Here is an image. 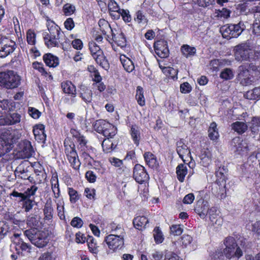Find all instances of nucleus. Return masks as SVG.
Returning a JSON list of instances; mask_svg holds the SVG:
<instances>
[{"mask_svg":"<svg viewBox=\"0 0 260 260\" xmlns=\"http://www.w3.org/2000/svg\"><path fill=\"white\" fill-rule=\"evenodd\" d=\"M47 26L49 32L44 34V39L46 45L49 48L58 46L60 35L61 34L60 28L51 21H47Z\"/></svg>","mask_w":260,"mask_h":260,"instance_id":"f257e3e1","label":"nucleus"},{"mask_svg":"<svg viewBox=\"0 0 260 260\" xmlns=\"http://www.w3.org/2000/svg\"><path fill=\"white\" fill-rule=\"evenodd\" d=\"M32 244L39 248L45 247L49 242L48 233L37 229H29L24 232Z\"/></svg>","mask_w":260,"mask_h":260,"instance_id":"f03ea898","label":"nucleus"},{"mask_svg":"<svg viewBox=\"0 0 260 260\" xmlns=\"http://www.w3.org/2000/svg\"><path fill=\"white\" fill-rule=\"evenodd\" d=\"M20 77L13 71L0 73V85L7 88L17 87L20 84Z\"/></svg>","mask_w":260,"mask_h":260,"instance_id":"7ed1b4c3","label":"nucleus"},{"mask_svg":"<svg viewBox=\"0 0 260 260\" xmlns=\"http://www.w3.org/2000/svg\"><path fill=\"white\" fill-rule=\"evenodd\" d=\"M224 244L225 248L223 250V253L226 258L231 259L233 257H236L239 258L242 255L243 252L241 249L237 246L233 237H227L224 240Z\"/></svg>","mask_w":260,"mask_h":260,"instance_id":"20e7f679","label":"nucleus"},{"mask_svg":"<svg viewBox=\"0 0 260 260\" xmlns=\"http://www.w3.org/2000/svg\"><path fill=\"white\" fill-rule=\"evenodd\" d=\"M89 48L91 55L96 63L103 69L107 70L109 68V64L100 46L95 42H91L89 43Z\"/></svg>","mask_w":260,"mask_h":260,"instance_id":"39448f33","label":"nucleus"},{"mask_svg":"<svg viewBox=\"0 0 260 260\" xmlns=\"http://www.w3.org/2000/svg\"><path fill=\"white\" fill-rule=\"evenodd\" d=\"M245 27L242 22L237 24H226L220 28V31L222 37L228 40L233 38H237L244 29Z\"/></svg>","mask_w":260,"mask_h":260,"instance_id":"423d86ee","label":"nucleus"},{"mask_svg":"<svg viewBox=\"0 0 260 260\" xmlns=\"http://www.w3.org/2000/svg\"><path fill=\"white\" fill-rule=\"evenodd\" d=\"M13 147V136L10 131L0 132V157L10 152Z\"/></svg>","mask_w":260,"mask_h":260,"instance_id":"0eeeda50","label":"nucleus"},{"mask_svg":"<svg viewBox=\"0 0 260 260\" xmlns=\"http://www.w3.org/2000/svg\"><path fill=\"white\" fill-rule=\"evenodd\" d=\"M235 57L238 61H250L253 58V52L247 43H242L235 46Z\"/></svg>","mask_w":260,"mask_h":260,"instance_id":"6e6552de","label":"nucleus"},{"mask_svg":"<svg viewBox=\"0 0 260 260\" xmlns=\"http://www.w3.org/2000/svg\"><path fill=\"white\" fill-rule=\"evenodd\" d=\"M239 73L238 74L237 79L240 84L244 86H247L255 83L258 80L260 77L259 73L254 72L255 75H257V77H255L253 74L248 70L247 66H241L239 68Z\"/></svg>","mask_w":260,"mask_h":260,"instance_id":"1a4fd4ad","label":"nucleus"},{"mask_svg":"<svg viewBox=\"0 0 260 260\" xmlns=\"http://www.w3.org/2000/svg\"><path fill=\"white\" fill-rule=\"evenodd\" d=\"M94 129L99 133L102 134L105 137L112 138L116 135V127L104 120L96 121L93 125Z\"/></svg>","mask_w":260,"mask_h":260,"instance_id":"9d476101","label":"nucleus"},{"mask_svg":"<svg viewBox=\"0 0 260 260\" xmlns=\"http://www.w3.org/2000/svg\"><path fill=\"white\" fill-rule=\"evenodd\" d=\"M65 153L70 166L75 170H78L81 166L78 154L75 150V146L67 145L64 143Z\"/></svg>","mask_w":260,"mask_h":260,"instance_id":"9b49d317","label":"nucleus"},{"mask_svg":"<svg viewBox=\"0 0 260 260\" xmlns=\"http://www.w3.org/2000/svg\"><path fill=\"white\" fill-rule=\"evenodd\" d=\"M16 44L15 42L7 37H2L0 39V57L3 58L10 54L15 50Z\"/></svg>","mask_w":260,"mask_h":260,"instance_id":"f8f14e48","label":"nucleus"},{"mask_svg":"<svg viewBox=\"0 0 260 260\" xmlns=\"http://www.w3.org/2000/svg\"><path fill=\"white\" fill-rule=\"evenodd\" d=\"M34 153V150L30 141L25 140L19 143V149L16 154L18 158H28Z\"/></svg>","mask_w":260,"mask_h":260,"instance_id":"ddd939ff","label":"nucleus"},{"mask_svg":"<svg viewBox=\"0 0 260 260\" xmlns=\"http://www.w3.org/2000/svg\"><path fill=\"white\" fill-rule=\"evenodd\" d=\"M108 248L113 251L120 249L124 245L123 236L115 234H110L105 238Z\"/></svg>","mask_w":260,"mask_h":260,"instance_id":"4468645a","label":"nucleus"},{"mask_svg":"<svg viewBox=\"0 0 260 260\" xmlns=\"http://www.w3.org/2000/svg\"><path fill=\"white\" fill-rule=\"evenodd\" d=\"M133 177L135 180L140 184H142L147 181L149 178L144 167L140 164H137L135 166L133 171Z\"/></svg>","mask_w":260,"mask_h":260,"instance_id":"2eb2a0df","label":"nucleus"},{"mask_svg":"<svg viewBox=\"0 0 260 260\" xmlns=\"http://www.w3.org/2000/svg\"><path fill=\"white\" fill-rule=\"evenodd\" d=\"M154 48L156 54L159 57L164 58L168 56L169 51L166 41L160 40L156 41L154 44Z\"/></svg>","mask_w":260,"mask_h":260,"instance_id":"dca6fc26","label":"nucleus"},{"mask_svg":"<svg viewBox=\"0 0 260 260\" xmlns=\"http://www.w3.org/2000/svg\"><path fill=\"white\" fill-rule=\"evenodd\" d=\"M232 149L239 154H243L248 151V146L245 141L239 137L234 138L231 143Z\"/></svg>","mask_w":260,"mask_h":260,"instance_id":"f3484780","label":"nucleus"},{"mask_svg":"<svg viewBox=\"0 0 260 260\" xmlns=\"http://www.w3.org/2000/svg\"><path fill=\"white\" fill-rule=\"evenodd\" d=\"M32 166L28 160L22 161L16 168L15 173L16 175L20 176L23 179H26L28 173L32 169Z\"/></svg>","mask_w":260,"mask_h":260,"instance_id":"a211bd4d","label":"nucleus"},{"mask_svg":"<svg viewBox=\"0 0 260 260\" xmlns=\"http://www.w3.org/2000/svg\"><path fill=\"white\" fill-rule=\"evenodd\" d=\"M177 152L179 157L185 162L186 159L191 158V153L190 150L188 149L182 140L177 142Z\"/></svg>","mask_w":260,"mask_h":260,"instance_id":"6ab92c4d","label":"nucleus"},{"mask_svg":"<svg viewBox=\"0 0 260 260\" xmlns=\"http://www.w3.org/2000/svg\"><path fill=\"white\" fill-rule=\"evenodd\" d=\"M209 209L207 201H202L197 203L194 211L202 219H205L207 216L208 210Z\"/></svg>","mask_w":260,"mask_h":260,"instance_id":"aec40b11","label":"nucleus"},{"mask_svg":"<svg viewBox=\"0 0 260 260\" xmlns=\"http://www.w3.org/2000/svg\"><path fill=\"white\" fill-rule=\"evenodd\" d=\"M33 133L35 139L40 143H44L46 135L45 133V126L43 124H37L34 126Z\"/></svg>","mask_w":260,"mask_h":260,"instance_id":"412c9836","label":"nucleus"},{"mask_svg":"<svg viewBox=\"0 0 260 260\" xmlns=\"http://www.w3.org/2000/svg\"><path fill=\"white\" fill-rule=\"evenodd\" d=\"M44 219L47 220L52 219L54 215V209L51 200H47L43 209Z\"/></svg>","mask_w":260,"mask_h":260,"instance_id":"4be33fe9","label":"nucleus"},{"mask_svg":"<svg viewBox=\"0 0 260 260\" xmlns=\"http://www.w3.org/2000/svg\"><path fill=\"white\" fill-rule=\"evenodd\" d=\"M43 60L46 66L49 67H56L59 64L58 58L51 53H46L43 56Z\"/></svg>","mask_w":260,"mask_h":260,"instance_id":"5701e85b","label":"nucleus"},{"mask_svg":"<svg viewBox=\"0 0 260 260\" xmlns=\"http://www.w3.org/2000/svg\"><path fill=\"white\" fill-rule=\"evenodd\" d=\"M61 88L65 93L70 94L73 97L76 96V87L71 81H66L62 82Z\"/></svg>","mask_w":260,"mask_h":260,"instance_id":"b1692460","label":"nucleus"},{"mask_svg":"<svg viewBox=\"0 0 260 260\" xmlns=\"http://www.w3.org/2000/svg\"><path fill=\"white\" fill-rule=\"evenodd\" d=\"M144 157L146 164L151 168H156L158 163L156 157L150 152H146L144 154Z\"/></svg>","mask_w":260,"mask_h":260,"instance_id":"393cba45","label":"nucleus"},{"mask_svg":"<svg viewBox=\"0 0 260 260\" xmlns=\"http://www.w3.org/2000/svg\"><path fill=\"white\" fill-rule=\"evenodd\" d=\"M208 133L209 139L214 142H216L219 137V134L217 128V124L215 122L210 124Z\"/></svg>","mask_w":260,"mask_h":260,"instance_id":"a878e982","label":"nucleus"},{"mask_svg":"<svg viewBox=\"0 0 260 260\" xmlns=\"http://www.w3.org/2000/svg\"><path fill=\"white\" fill-rule=\"evenodd\" d=\"M80 96L86 103H90L92 99V91L87 87L82 86L80 88Z\"/></svg>","mask_w":260,"mask_h":260,"instance_id":"bb28decb","label":"nucleus"},{"mask_svg":"<svg viewBox=\"0 0 260 260\" xmlns=\"http://www.w3.org/2000/svg\"><path fill=\"white\" fill-rule=\"evenodd\" d=\"M148 223V220L144 216H137L133 220L134 226L139 230H141L142 228H145Z\"/></svg>","mask_w":260,"mask_h":260,"instance_id":"cd10ccee","label":"nucleus"},{"mask_svg":"<svg viewBox=\"0 0 260 260\" xmlns=\"http://www.w3.org/2000/svg\"><path fill=\"white\" fill-rule=\"evenodd\" d=\"M200 163L205 167H208L211 162L212 154L208 150L203 151L200 155Z\"/></svg>","mask_w":260,"mask_h":260,"instance_id":"c85d7f7f","label":"nucleus"},{"mask_svg":"<svg viewBox=\"0 0 260 260\" xmlns=\"http://www.w3.org/2000/svg\"><path fill=\"white\" fill-rule=\"evenodd\" d=\"M120 60L123 68L127 72H131L134 70L135 67L133 61L125 55H120Z\"/></svg>","mask_w":260,"mask_h":260,"instance_id":"c756f323","label":"nucleus"},{"mask_svg":"<svg viewBox=\"0 0 260 260\" xmlns=\"http://www.w3.org/2000/svg\"><path fill=\"white\" fill-rule=\"evenodd\" d=\"M187 173V168L185 164H179L176 168L177 179L181 182H183L184 178Z\"/></svg>","mask_w":260,"mask_h":260,"instance_id":"7c9ffc66","label":"nucleus"},{"mask_svg":"<svg viewBox=\"0 0 260 260\" xmlns=\"http://www.w3.org/2000/svg\"><path fill=\"white\" fill-rule=\"evenodd\" d=\"M207 215L209 216L210 220L212 224H220L221 220L216 219L217 208L215 207H212L208 210Z\"/></svg>","mask_w":260,"mask_h":260,"instance_id":"2f4dec72","label":"nucleus"},{"mask_svg":"<svg viewBox=\"0 0 260 260\" xmlns=\"http://www.w3.org/2000/svg\"><path fill=\"white\" fill-rule=\"evenodd\" d=\"M181 51L185 57L188 58L195 55L197 50L194 47H191L188 45H183L181 48Z\"/></svg>","mask_w":260,"mask_h":260,"instance_id":"473e14b6","label":"nucleus"},{"mask_svg":"<svg viewBox=\"0 0 260 260\" xmlns=\"http://www.w3.org/2000/svg\"><path fill=\"white\" fill-rule=\"evenodd\" d=\"M231 126L232 129L239 134L244 133L247 129L248 127L245 123L241 121H236L233 123Z\"/></svg>","mask_w":260,"mask_h":260,"instance_id":"72a5a7b5","label":"nucleus"},{"mask_svg":"<svg viewBox=\"0 0 260 260\" xmlns=\"http://www.w3.org/2000/svg\"><path fill=\"white\" fill-rule=\"evenodd\" d=\"M131 135L135 144L138 146L140 140V128L136 125H132L131 129Z\"/></svg>","mask_w":260,"mask_h":260,"instance_id":"f704fd0d","label":"nucleus"},{"mask_svg":"<svg viewBox=\"0 0 260 260\" xmlns=\"http://www.w3.org/2000/svg\"><path fill=\"white\" fill-rule=\"evenodd\" d=\"M13 103L12 102H9L7 100H4L0 101V117L3 116V111H4V112L6 113L13 109Z\"/></svg>","mask_w":260,"mask_h":260,"instance_id":"c9c22d12","label":"nucleus"},{"mask_svg":"<svg viewBox=\"0 0 260 260\" xmlns=\"http://www.w3.org/2000/svg\"><path fill=\"white\" fill-rule=\"evenodd\" d=\"M110 15L117 19L121 16L125 22H129L132 20V17L128 10L121 9L116 15H113L112 13H110Z\"/></svg>","mask_w":260,"mask_h":260,"instance_id":"e433bc0d","label":"nucleus"},{"mask_svg":"<svg viewBox=\"0 0 260 260\" xmlns=\"http://www.w3.org/2000/svg\"><path fill=\"white\" fill-rule=\"evenodd\" d=\"M113 41L117 44L118 46L123 48L125 47L126 41L125 37L122 32H121L117 36L113 32L112 35Z\"/></svg>","mask_w":260,"mask_h":260,"instance_id":"4c0bfd02","label":"nucleus"},{"mask_svg":"<svg viewBox=\"0 0 260 260\" xmlns=\"http://www.w3.org/2000/svg\"><path fill=\"white\" fill-rule=\"evenodd\" d=\"M231 11L226 8H222L220 10H216L213 13V17L218 19H225L230 17Z\"/></svg>","mask_w":260,"mask_h":260,"instance_id":"58836bf2","label":"nucleus"},{"mask_svg":"<svg viewBox=\"0 0 260 260\" xmlns=\"http://www.w3.org/2000/svg\"><path fill=\"white\" fill-rule=\"evenodd\" d=\"M99 24L103 35H107L108 32H111L112 34L114 32L108 21L105 20H100Z\"/></svg>","mask_w":260,"mask_h":260,"instance_id":"ea45409f","label":"nucleus"},{"mask_svg":"<svg viewBox=\"0 0 260 260\" xmlns=\"http://www.w3.org/2000/svg\"><path fill=\"white\" fill-rule=\"evenodd\" d=\"M244 96L249 100L260 99V87H255L251 90L248 91Z\"/></svg>","mask_w":260,"mask_h":260,"instance_id":"a19ab883","label":"nucleus"},{"mask_svg":"<svg viewBox=\"0 0 260 260\" xmlns=\"http://www.w3.org/2000/svg\"><path fill=\"white\" fill-rule=\"evenodd\" d=\"M136 99L138 104L140 106H143L145 105V100L144 96L143 89L141 86H138L136 90Z\"/></svg>","mask_w":260,"mask_h":260,"instance_id":"79ce46f5","label":"nucleus"},{"mask_svg":"<svg viewBox=\"0 0 260 260\" xmlns=\"http://www.w3.org/2000/svg\"><path fill=\"white\" fill-rule=\"evenodd\" d=\"M108 160L112 166L117 168L119 171H123L124 165L122 160L115 157H110Z\"/></svg>","mask_w":260,"mask_h":260,"instance_id":"37998d69","label":"nucleus"},{"mask_svg":"<svg viewBox=\"0 0 260 260\" xmlns=\"http://www.w3.org/2000/svg\"><path fill=\"white\" fill-rule=\"evenodd\" d=\"M134 20L139 24H143L147 23L148 21L145 14L141 10H138L136 12Z\"/></svg>","mask_w":260,"mask_h":260,"instance_id":"c03bdc74","label":"nucleus"},{"mask_svg":"<svg viewBox=\"0 0 260 260\" xmlns=\"http://www.w3.org/2000/svg\"><path fill=\"white\" fill-rule=\"evenodd\" d=\"M103 151L105 153H108L112 151L114 148L113 147V144L110 140V138H107L103 141L102 143Z\"/></svg>","mask_w":260,"mask_h":260,"instance_id":"a18cd8bd","label":"nucleus"},{"mask_svg":"<svg viewBox=\"0 0 260 260\" xmlns=\"http://www.w3.org/2000/svg\"><path fill=\"white\" fill-rule=\"evenodd\" d=\"M86 241L89 250L93 253H96L98 246L94 238L92 236H88Z\"/></svg>","mask_w":260,"mask_h":260,"instance_id":"49530a36","label":"nucleus"},{"mask_svg":"<svg viewBox=\"0 0 260 260\" xmlns=\"http://www.w3.org/2000/svg\"><path fill=\"white\" fill-rule=\"evenodd\" d=\"M234 76V72L230 68H225L223 69L220 74V77L225 80H231Z\"/></svg>","mask_w":260,"mask_h":260,"instance_id":"de8ad7c7","label":"nucleus"},{"mask_svg":"<svg viewBox=\"0 0 260 260\" xmlns=\"http://www.w3.org/2000/svg\"><path fill=\"white\" fill-rule=\"evenodd\" d=\"M255 22L253 24L252 31L257 36H260V14H255Z\"/></svg>","mask_w":260,"mask_h":260,"instance_id":"09e8293b","label":"nucleus"},{"mask_svg":"<svg viewBox=\"0 0 260 260\" xmlns=\"http://www.w3.org/2000/svg\"><path fill=\"white\" fill-rule=\"evenodd\" d=\"M76 11L75 6L71 4L67 3L63 6L62 12L64 15L70 16Z\"/></svg>","mask_w":260,"mask_h":260,"instance_id":"8fccbe9b","label":"nucleus"},{"mask_svg":"<svg viewBox=\"0 0 260 260\" xmlns=\"http://www.w3.org/2000/svg\"><path fill=\"white\" fill-rule=\"evenodd\" d=\"M192 242V238L188 235H183L180 240L179 244L183 248H186L191 245Z\"/></svg>","mask_w":260,"mask_h":260,"instance_id":"3c124183","label":"nucleus"},{"mask_svg":"<svg viewBox=\"0 0 260 260\" xmlns=\"http://www.w3.org/2000/svg\"><path fill=\"white\" fill-rule=\"evenodd\" d=\"M21 116L17 113H13L10 115L8 118V124L13 125L19 123L21 121Z\"/></svg>","mask_w":260,"mask_h":260,"instance_id":"603ef678","label":"nucleus"},{"mask_svg":"<svg viewBox=\"0 0 260 260\" xmlns=\"http://www.w3.org/2000/svg\"><path fill=\"white\" fill-rule=\"evenodd\" d=\"M68 192L70 197V201L72 203H75L79 200L80 196L78 192L73 188L69 187Z\"/></svg>","mask_w":260,"mask_h":260,"instance_id":"864d4df0","label":"nucleus"},{"mask_svg":"<svg viewBox=\"0 0 260 260\" xmlns=\"http://www.w3.org/2000/svg\"><path fill=\"white\" fill-rule=\"evenodd\" d=\"M40 221L37 216H28L27 219V224L31 228L30 229H37L39 226Z\"/></svg>","mask_w":260,"mask_h":260,"instance_id":"5fc2aeb1","label":"nucleus"},{"mask_svg":"<svg viewBox=\"0 0 260 260\" xmlns=\"http://www.w3.org/2000/svg\"><path fill=\"white\" fill-rule=\"evenodd\" d=\"M111 231L118 236H123L124 229L120 224H117L115 223L110 224Z\"/></svg>","mask_w":260,"mask_h":260,"instance_id":"6e6d98bb","label":"nucleus"},{"mask_svg":"<svg viewBox=\"0 0 260 260\" xmlns=\"http://www.w3.org/2000/svg\"><path fill=\"white\" fill-rule=\"evenodd\" d=\"M162 71L169 78L172 79H177V71L176 69L170 67H165L162 69Z\"/></svg>","mask_w":260,"mask_h":260,"instance_id":"4d7b16f0","label":"nucleus"},{"mask_svg":"<svg viewBox=\"0 0 260 260\" xmlns=\"http://www.w3.org/2000/svg\"><path fill=\"white\" fill-rule=\"evenodd\" d=\"M56 206L58 216L61 220H64V202L62 201H58L56 203Z\"/></svg>","mask_w":260,"mask_h":260,"instance_id":"13d9d810","label":"nucleus"},{"mask_svg":"<svg viewBox=\"0 0 260 260\" xmlns=\"http://www.w3.org/2000/svg\"><path fill=\"white\" fill-rule=\"evenodd\" d=\"M9 232L8 224L4 221H0V239H3Z\"/></svg>","mask_w":260,"mask_h":260,"instance_id":"bf43d9fd","label":"nucleus"},{"mask_svg":"<svg viewBox=\"0 0 260 260\" xmlns=\"http://www.w3.org/2000/svg\"><path fill=\"white\" fill-rule=\"evenodd\" d=\"M183 225L181 224H174L170 227L171 233L175 236L181 235L183 232Z\"/></svg>","mask_w":260,"mask_h":260,"instance_id":"052dcab7","label":"nucleus"},{"mask_svg":"<svg viewBox=\"0 0 260 260\" xmlns=\"http://www.w3.org/2000/svg\"><path fill=\"white\" fill-rule=\"evenodd\" d=\"M216 176L217 179L216 180L217 184L219 183H223L225 182L226 176L224 173L223 168H219V170L216 172Z\"/></svg>","mask_w":260,"mask_h":260,"instance_id":"680f3d73","label":"nucleus"},{"mask_svg":"<svg viewBox=\"0 0 260 260\" xmlns=\"http://www.w3.org/2000/svg\"><path fill=\"white\" fill-rule=\"evenodd\" d=\"M109 10L111 12H117V14L121 10L114 0H111L108 3Z\"/></svg>","mask_w":260,"mask_h":260,"instance_id":"e2e57ef3","label":"nucleus"},{"mask_svg":"<svg viewBox=\"0 0 260 260\" xmlns=\"http://www.w3.org/2000/svg\"><path fill=\"white\" fill-rule=\"evenodd\" d=\"M154 233L153 234V236L156 243H162L164 238L160 230L158 228H155L154 230Z\"/></svg>","mask_w":260,"mask_h":260,"instance_id":"0e129e2a","label":"nucleus"},{"mask_svg":"<svg viewBox=\"0 0 260 260\" xmlns=\"http://www.w3.org/2000/svg\"><path fill=\"white\" fill-rule=\"evenodd\" d=\"M23 200V208L25 212H29L34 206L35 201L30 199H27V198Z\"/></svg>","mask_w":260,"mask_h":260,"instance_id":"69168bd1","label":"nucleus"},{"mask_svg":"<svg viewBox=\"0 0 260 260\" xmlns=\"http://www.w3.org/2000/svg\"><path fill=\"white\" fill-rule=\"evenodd\" d=\"M26 39L28 44L31 45H34L36 43V34L31 30H28L26 34Z\"/></svg>","mask_w":260,"mask_h":260,"instance_id":"338daca9","label":"nucleus"},{"mask_svg":"<svg viewBox=\"0 0 260 260\" xmlns=\"http://www.w3.org/2000/svg\"><path fill=\"white\" fill-rule=\"evenodd\" d=\"M38 260H56V257L53 255L52 252L47 251L42 253Z\"/></svg>","mask_w":260,"mask_h":260,"instance_id":"774afa93","label":"nucleus"}]
</instances>
